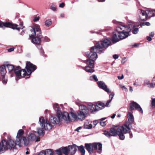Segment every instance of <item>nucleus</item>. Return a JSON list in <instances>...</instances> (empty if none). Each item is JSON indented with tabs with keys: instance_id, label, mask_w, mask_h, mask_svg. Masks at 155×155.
Returning <instances> with one entry per match:
<instances>
[{
	"instance_id": "1",
	"label": "nucleus",
	"mask_w": 155,
	"mask_h": 155,
	"mask_svg": "<svg viewBox=\"0 0 155 155\" xmlns=\"http://www.w3.org/2000/svg\"><path fill=\"white\" fill-rule=\"evenodd\" d=\"M134 27L133 25V27L131 28L130 25L128 26L120 25L117 27L112 33L111 41L113 43H115L127 38L130 35L129 33L132 28Z\"/></svg>"
},
{
	"instance_id": "2",
	"label": "nucleus",
	"mask_w": 155,
	"mask_h": 155,
	"mask_svg": "<svg viewBox=\"0 0 155 155\" xmlns=\"http://www.w3.org/2000/svg\"><path fill=\"white\" fill-rule=\"evenodd\" d=\"M130 125L126 124L120 126L117 129L111 128L110 129V132L107 131V136L109 137L110 136H115L117 135L119 137L121 140H124L125 137L124 134L127 133H130Z\"/></svg>"
},
{
	"instance_id": "3",
	"label": "nucleus",
	"mask_w": 155,
	"mask_h": 155,
	"mask_svg": "<svg viewBox=\"0 0 155 155\" xmlns=\"http://www.w3.org/2000/svg\"><path fill=\"white\" fill-rule=\"evenodd\" d=\"M93 53H91V51L86 52L85 54L88 59L86 61L85 63L87 64V66L83 68V69L86 72L91 73H93L95 71L94 69V61L97 58V57L95 56H94Z\"/></svg>"
},
{
	"instance_id": "4",
	"label": "nucleus",
	"mask_w": 155,
	"mask_h": 155,
	"mask_svg": "<svg viewBox=\"0 0 155 155\" xmlns=\"http://www.w3.org/2000/svg\"><path fill=\"white\" fill-rule=\"evenodd\" d=\"M31 31L32 34L29 36L31 39L32 42L36 44H39L41 42V39L43 38L42 37L41 30L39 25L35 24Z\"/></svg>"
},
{
	"instance_id": "5",
	"label": "nucleus",
	"mask_w": 155,
	"mask_h": 155,
	"mask_svg": "<svg viewBox=\"0 0 155 155\" xmlns=\"http://www.w3.org/2000/svg\"><path fill=\"white\" fill-rule=\"evenodd\" d=\"M107 46V38L104 39L103 40L97 42L94 46L92 47L90 50L91 53H93V54L94 56L97 57V53L101 54L103 53L106 49L105 47Z\"/></svg>"
},
{
	"instance_id": "6",
	"label": "nucleus",
	"mask_w": 155,
	"mask_h": 155,
	"mask_svg": "<svg viewBox=\"0 0 155 155\" xmlns=\"http://www.w3.org/2000/svg\"><path fill=\"white\" fill-rule=\"evenodd\" d=\"M18 144L10 137H8L7 140H3L0 143V152L3 153L8 149H16V145Z\"/></svg>"
},
{
	"instance_id": "7",
	"label": "nucleus",
	"mask_w": 155,
	"mask_h": 155,
	"mask_svg": "<svg viewBox=\"0 0 155 155\" xmlns=\"http://www.w3.org/2000/svg\"><path fill=\"white\" fill-rule=\"evenodd\" d=\"M85 148L90 154L96 152L100 153L102 150V144L100 143L97 142L86 143L85 144Z\"/></svg>"
},
{
	"instance_id": "8",
	"label": "nucleus",
	"mask_w": 155,
	"mask_h": 155,
	"mask_svg": "<svg viewBox=\"0 0 155 155\" xmlns=\"http://www.w3.org/2000/svg\"><path fill=\"white\" fill-rule=\"evenodd\" d=\"M25 68L26 70L25 69H22L23 72L22 77L27 79L30 78L31 73L37 69V67L30 61H27L26 63Z\"/></svg>"
},
{
	"instance_id": "9",
	"label": "nucleus",
	"mask_w": 155,
	"mask_h": 155,
	"mask_svg": "<svg viewBox=\"0 0 155 155\" xmlns=\"http://www.w3.org/2000/svg\"><path fill=\"white\" fill-rule=\"evenodd\" d=\"M39 121L40 123V124L42 127L43 128H39L38 129V134L40 135H44L45 134L44 130L43 129L45 130H50L52 128V126L51 124L48 120H45L44 118L43 117H41L39 120Z\"/></svg>"
},
{
	"instance_id": "10",
	"label": "nucleus",
	"mask_w": 155,
	"mask_h": 155,
	"mask_svg": "<svg viewBox=\"0 0 155 155\" xmlns=\"http://www.w3.org/2000/svg\"><path fill=\"white\" fill-rule=\"evenodd\" d=\"M24 133V131L22 129L19 130L17 133L16 142L19 146H20L21 143H23L26 146H27L29 144V141L27 140L26 137L22 136Z\"/></svg>"
},
{
	"instance_id": "11",
	"label": "nucleus",
	"mask_w": 155,
	"mask_h": 155,
	"mask_svg": "<svg viewBox=\"0 0 155 155\" xmlns=\"http://www.w3.org/2000/svg\"><path fill=\"white\" fill-rule=\"evenodd\" d=\"M23 25V23L20 24V27L17 24H14L12 22H3L0 21V28H4L5 27L12 28L13 29H16L19 31L21 28H22Z\"/></svg>"
},
{
	"instance_id": "12",
	"label": "nucleus",
	"mask_w": 155,
	"mask_h": 155,
	"mask_svg": "<svg viewBox=\"0 0 155 155\" xmlns=\"http://www.w3.org/2000/svg\"><path fill=\"white\" fill-rule=\"evenodd\" d=\"M89 108L90 109V112L92 113L94 111L99 110L104 107L105 106H107V103L105 105L104 103L98 102L96 104H93L92 103L88 104Z\"/></svg>"
},
{
	"instance_id": "13",
	"label": "nucleus",
	"mask_w": 155,
	"mask_h": 155,
	"mask_svg": "<svg viewBox=\"0 0 155 155\" xmlns=\"http://www.w3.org/2000/svg\"><path fill=\"white\" fill-rule=\"evenodd\" d=\"M86 107L84 105L81 106L79 107V110L77 112L78 118L79 119L82 120L85 118L86 114H87L85 108Z\"/></svg>"
},
{
	"instance_id": "14",
	"label": "nucleus",
	"mask_w": 155,
	"mask_h": 155,
	"mask_svg": "<svg viewBox=\"0 0 155 155\" xmlns=\"http://www.w3.org/2000/svg\"><path fill=\"white\" fill-rule=\"evenodd\" d=\"M49 120L50 122L53 124H61L60 115L59 112H58L55 115H51Z\"/></svg>"
},
{
	"instance_id": "15",
	"label": "nucleus",
	"mask_w": 155,
	"mask_h": 155,
	"mask_svg": "<svg viewBox=\"0 0 155 155\" xmlns=\"http://www.w3.org/2000/svg\"><path fill=\"white\" fill-rule=\"evenodd\" d=\"M134 110H137L141 114L143 113L142 109L140 105L137 103L132 101L130 104L129 110L132 111Z\"/></svg>"
},
{
	"instance_id": "16",
	"label": "nucleus",
	"mask_w": 155,
	"mask_h": 155,
	"mask_svg": "<svg viewBox=\"0 0 155 155\" xmlns=\"http://www.w3.org/2000/svg\"><path fill=\"white\" fill-rule=\"evenodd\" d=\"M55 152L58 155H62V153L64 155H68L69 154L68 146L61 147L55 150Z\"/></svg>"
},
{
	"instance_id": "17",
	"label": "nucleus",
	"mask_w": 155,
	"mask_h": 155,
	"mask_svg": "<svg viewBox=\"0 0 155 155\" xmlns=\"http://www.w3.org/2000/svg\"><path fill=\"white\" fill-rule=\"evenodd\" d=\"M140 20L142 21H146L147 19L148 15L146 11L139 9L138 10Z\"/></svg>"
},
{
	"instance_id": "18",
	"label": "nucleus",
	"mask_w": 155,
	"mask_h": 155,
	"mask_svg": "<svg viewBox=\"0 0 155 155\" xmlns=\"http://www.w3.org/2000/svg\"><path fill=\"white\" fill-rule=\"evenodd\" d=\"M60 114L61 122L63 120L67 121L70 122L71 121V119L69 116V114L68 112H64L62 113L61 112Z\"/></svg>"
},
{
	"instance_id": "19",
	"label": "nucleus",
	"mask_w": 155,
	"mask_h": 155,
	"mask_svg": "<svg viewBox=\"0 0 155 155\" xmlns=\"http://www.w3.org/2000/svg\"><path fill=\"white\" fill-rule=\"evenodd\" d=\"M127 118L128 119L129 122H127L124 124H130V129L132 128V126L131 124L133 123L134 122V117L133 115L131 112H128L127 114Z\"/></svg>"
},
{
	"instance_id": "20",
	"label": "nucleus",
	"mask_w": 155,
	"mask_h": 155,
	"mask_svg": "<svg viewBox=\"0 0 155 155\" xmlns=\"http://www.w3.org/2000/svg\"><path fill=\"white\" fill-rule=\"evenodd\" d=\"M27 140L29 141H35V142H37L40 140L39 137H37L36 136L34 133H30L28 136V139Z\"/></svg>"
},
{
	"instance_id": "21",
	"label": "nucleus",
	"mask_w": 155,
	"mask_h": 155,
	"mask_svg": "<svg viewBox=\"0 0 155 155\" xmlns=\"http://www.w3.org/2000/svg\"><path fill=\"white\" fill-rule=\"evenodd\" d=\"M77 146L75 144H73L72 145L68 146L69 154L70 155H73L74 154L77 150Z\"/></svg>"
},
{
	"instance_id": "22",
	"label": "nucleus",
	"mask_w": 155,
	"mask_h": 155,
	"mask_svg": "<svg viewBox=\"0 0 155 155\" xmlns=\"http://www.w3.org/2000/svg\"><path fill=\"white\" fill-rule=\"evenodd\" d=\"M14 72L16 77L18 78L20 77H22V76L21 75V71H22V69L20 66H18L16 67L14 69Z\"/></svg>"
},
{
	"instance_id": "23",
	"label": "nucleus",
	"mask_w": 155,
	"mask_h": 155,
	"mask_svg": "<svg viewBox=\"0 0 155 155\" xmlns=\"http://www.w3.org/2000/svg\"><path fill=\"white\" fill-rule=\"evenodd\" d=\"M97 84L100 88L103 89L105 91L107 92V86L103 81H98L97 82Z\"/></svg>"
},
{
	"instance_id": "24",
	"label": "nucleus",
	"mask_w": 155,
	"mask_h": 155,
	"mask_svg": "<svg viewBox=\"0 0 155 155\" xmlns=\"http://www.w3.org/2000/svg\"><path fill=\"white\" fill-rule=\"evenodd\" d=\"M6 66L5 65H2L0 66V71L1 76L5 75L6 73Z\"/></svg>"
},
{
	"instance_id": "25",
	"label": "nucleus",
	"mask_w": 155,
	"mask_h": 155,
	"mask_svg": "<svg viewBox=\"0 0 155 155\" xmlns=\"http://www.w3.org/2000/svg\"><path fill=\"white\" fill-rule=\"evenodd\" d=\"M147 12L148 16L152 17L155 16V10H150L146 11Z\"/></svg>"
},
{
	"instance_id": "26",
	"label": "nucleus",
	"mask_w": 155,
	"mask_h": 155,
	"mask_svg": "<svg viewBox=\"0 0 155 155\" xmlns=\"http://www.w3.org/2000/svg\"><path fill=\"white\" fill-rule=\"evenodd\" d=\"M78 150L80 151L81 153V155H84L85 153V150L84 146L81 145L80 146H78Z\"/></svg>"
},
{
	"instance_id": "27",
	"label": "nucleus",
	"mask_w": 155,
	"mask_h": 155,
	"mask_svg": "<svg viewBox=\"0 0 155 155\" xmlns=\"http://www.w3.org/2000/svg\"><path fill=\"white\" fill-rule=\"evenodd\" d=\"M114 95V94L113 92H111L109 95V99L107 101V107H109V104L111 101L112 99L113 98Z\"/></svg>"
},
{
	"instance_id": "28",
	"label": "nucleus",
	"mask_w": 155,
	"mask_h": 155,
	"mask_svg": "<svg viewBox=\"0 0 155 155\" xmlns=\"http://www.w3.org/2000/svg\"><path fill=\"white\" fill-rule=\"evenodd\" d=\"M5 66L7 67L8 69V71L9 72H11L14 70L15 67L13 65L11 64H7L5 65Z\"/></svg>"
},
{
	"instance_id": "29",
	"label": "nucleus",
	"mask_w": 155,
	"mask_h": 155,
	"mask_svg": "<svg viewBox=\"0 0 155 155\" xmlns=\"http://www.w3.org/2000/svg\"><path fill=\"white\" fill-rule=\"evenodd\" d=\"M53 107L55 110L57 111L56 113H58V112H59V113H61L60 110V108L59 107V105L57 104H55L53 105Z\"/></svg>"
},
{
	"instance_id": "30",
	"label": "nucleus",
	"mask_w": 155,
	"mask_h": 155,
	"mask_svg": "<svg viewBox=\"0 0 155 155\" xmlns=\"http://www.w3.org/2000/svg\"><path fill=\"white\" fill-rule=\"evenodd\" d=\"M45 155H53L54 152L52 149H48L45 150Z\"/></svg>"
},
{
	"instance_id": "31",
	"label": "nucleus",
	"mask_w": 155,
	"mask_h": 155,
	"mask_svg": "<svg viewBox=\"0 0 155 155\" xmlns=\"http://www.w3.org/2000/svg\"><path fill=\"white\" fill-rule=\"evenodd\" d=\"M52 24V21L51 19H49L46 20L45 22V25L47 27L50 26Z\"/></svg>"
},
{
	"instance_id": "32",
	"label": "nucleus",
	"mask_w": 155,
	"mask_h": 155,
	"mask_svg": "<svg viewBox=\"0 0 155 155\" xmlns=\"http://www.w3.org/2000/svg\"><path fill=\"white\" fill-rule=\"evenodd\" d=\"M90 80L91 81L94 80L96 82H97L98 81V79L96 76L95 74L91 76L90 77Z\"/></svg>"
},
{
	"instance_id": "33",
	"label": "nucleus",
	"mask_w": 155,
	"mask_h": 155,
	"mask_svg": "<svg viewBox=\"0 0 155 155\" xmlns=\"http://www.w3.org/2000/svg\"><path fill=\"white\" fill-rule=\"evenodd\" d=\"M106 119V118H103L101 119V121L100 123V124L102 126V127L106 125V121H103L104 120H105Z\"/></svg>"
},
{
	"instance_id": "34",
	"label": "nucleus",
	"mask_w": 155,
	"mask_h": 155,
	"mask_svg": "<svg viewBox=\"0 0 155 155\" xmlns=\"http://www.w3.org/2000/svg\"><path fill=\"white\" fill-rule=\"evenodd\" d=\"M92 127V125L91 124H85L84 126V128L85 129H91Z\"/></svg>"
},
{
	"instance_id": "35",
	"label": "nucleus",
	"mask_w": 155,
	"mask_h": 155,
	"mask_svg": "<svg viewBox=\"0 0 155 155\" xmlns=\"http://www.w3.org/2000/svg\"><path fill=\"white\" fill-rule=\"evenodd\" d=\"M70 114L71 116L74 119H76L78 117V115H77L75 113L71 112Z\"/></svg>"
},
{
	"instance_id": "36",
	"label": "nucleus",
	"mask_w": 155,
	"mask_h": 155,
	"mask_svg": "<svg viewBox=\"0 0 155 155\" xmlns=\"http://www.w3.org/2000/svg\"><path fill=\"white\" fill-rule=\"evenodd\" d=\"M2 83L4 84H6L7 82V79L5 78V75H2Z\"/></svg>"
},
{
	"instance_id": "37",
	"label": "nucleus",
	"mask_w": 155,
	"mask_h": 155,
	"mask_svg": "<svg viewBox=\"0 0 155 155\" xmlns=\"http://www.w3.org/2000/svg\"><path fill=\"white\" fill-rule=\"evenodd\" d=\"M150 25V24L149 22H146L142 23L140 24V26H141L144 25H147V26H149Z\"/></svg>"
},
{
	"instance_id": "38",
	"label": "nucleus",
	"mask_w": 155,
	"mask_h": 155,
	"mask_svg": "<svg viewBox=\"0 0 155 155\" xmlns=\"http://www.w3.org/2000/svg\"><path fill=\"white\" fill-rule=\"evenodd\" d=\"M151 104L152 107H155V98H152L151 102Z\"/></svg>"
},
{
	"instance_id": "39",
	"label": "nucleus",
	"mask_w": 155,
	"mask_h": 155,
	"mask_svg": "<svg viewBox=\"0 0 155 155\" xmlns=\"http://www.w3.org/2000/svg\"><path fill=\"white\" fill-rule=\"evenodd\" d=\"M139 29L138 28H136L133 29L132 31V33L134 34H137L138 32V31Z\"/></svg>"
},
{
	"instance_id": "40",
	"label": "nucleus",
	"mask_w": 155,
	"mask_h": 155,
	"mask_svg": "<svg viewBox=\"0 0 155 155\" xmlns=\"http://www.w3.org/2000/svg\"><path fill=\"white\" fill-rule=\"evenodd\" d=\"M51 9L53 11H57V8H56L55 5H52L51 6Z\"/></svg>"
},
{
	"instance_id": "41",
	"label": "nucleus",
	"mask_w": 155,
	"mask_h": 155,
	"mask_svg": "<svg viewBox=\"0 0 155 155\" xmlns=\"http://www.w3.org/2000/svg\"><path fill=\"white\" fill-rule=\"evenodd\" d=\"M40 17L39 16L35 17L33 19V21L34 22H36L39 20Z\"/></svg>"
},
{
	"instance_id": "42",
	"label": "nucleus",
	"mask_w": 155,
	"mask_h": 155,
	"mask_svg": "<svg viewBox=\"0 0 155 155\" xmlns=\"http://www.w3.org/2000/svg\"><path fill=\"white\" fill-rule=\"evenodd\" d=\"M45 154L44 150H42L38 155H45Z\"/></svg>"
},
{
	"instance_id": "43",
	"label": "nucleus",
	"mask_w": 155,
	"mask_h": 155,
	"mask_svg": "<svg viewBox=\"0 0 155 155\" xmlns=\"http://www.w3.org/2000/svg\"><path fill=\"white\" fill-rule=\"evenodd\" d=\"M65 3L62 2L59 4V6L60 8H63L65 6Z\"/></svg>"
},
{
	"instance_id": "44",
	"label": "nucleus",
	"mask_w": 155,
	"mask_h": 155,
	"mask_svg": "<svg viewBox=\"0 0 155 155\" xmlns=\"http://www.w3.org/2000/svg\"><path fill=\"white\" fill-rule=\"evenodd\" d=\"M113 57L114 59H117L118 58V56L117 54H114L113 56Z\"/></svg>"
},
{
	"instance_id": "45",
	"label": "nucleus",
	"mask_w": 155,
	"mask_h": 155,
	"mask_svg": "<svg viewBox=\"0 0 155 155\" xmlns=\"http://www.w3.org/2000/svg\"><path fill=\"white\" fill-rule=\"evenodd\" d=\"M124 78V75L123 74H122V76H118L117 78L119 80H121L123 79Z\"/></svg>"
},
{
	"instance_id": "46",
	"label": "nucleus",
	"mask_w": 155,
	"mask_h": 155,
	"mask_svg": "<svg viewBox=\"0 0 155 155\" xmlns=\"http://www.w3.org/2000/svg\"><path fill=\"white\" fill-rule=\"evenodd\" d=\"M14 48H10L8 49V51L9 52H11L12 51H14Z\"/></svg>"
},
{
	"instance_id": "47",
	"label": "nucleus",
	"mask_w": 155,
	"mask_h": 155,
	"mask_svg": "<svg viewBox=\"0 0 155 155\" xmlns=\"http://www.w3.org/2000/svg\"><path fill=\"white\" fill-rule=\"evenodd\" d=\"M150 86L151 87H153L154 86H155V84H153V83H151L150 84Z\"/></svg>"
},
{
	"instance_id": "48",
	"label": "nucleus",
	"mask_w": 155,
	"mask_h": 155,
	"mask_svg": "<svg viewBox=\"0 0 155 155\" xmlns=\"http://www.w3.org/2000/svg\"><path fill=\"white\" fill-rule=\"evenodd\" d=\"M107 47L110 45L111 42H110L109 40L107 38Z\"/></svg>"
},
{
	"instance_id": "49",
	"label": "nucleus",
	"mask_w": 155,
	"mask_h": 155,
	"mask_svg": "<svg viewBox=\"0 0 155 155\" xmlns=\"http://www.w3.org/2000/svg\"><path fill=\"white\" fill-rule=\"evenodd\" d=\"M145 83L147 85L150 84V81L149 80H147L145 81Z\"/></svg>"
},
{
	"instance_id": "50",
	"label": "nucleus",
	"mask_w": 155,
	"mask_h": 155,
	"mask_svg": "<svg viewBox=\"0 0 155 155\" xmlns=\"http://www.w3.org/2000/svg\"><path fill=\"white\" fill-rule=\"evenodd\" d=\"M98 122H99L98 120H95L94 121L93 124L94 125H96L98 123Z\"/></svg>"
},
{
	"instance_id": "51",
	"label": "nucleus",
	"mask_w": 155,
	"mask_h": 155,
	"mask_svg": "<svg viewBox=\"0 0 155 155\" xmlns=\"http://www.w3.org/2000/svg\"><path fill=\"white\" fill-rule=\"evenodd\" d=\"M44 38L46 41H50L49 38H48L47 37H45Z\"/></svg>"
},
{
	"instance_id": "52",
	"label": "nucleus",
	"mask_w": 155,
	"mask_h": 155,
	"mask_svg": "<svg viewBox=\"0 0 155 155\" xmlns=\"http://www.w3.org/2000/svg\"><path fill=\"white\" fill-rule=\"evenodd\" d=\"M147 40L149 41H151V40H152V38H151L150 37V36H147Z\"/></svg>"
},
{
	"instance_id": "53",
	"label": "nucleus",
	"mask_w": 155,
	"mask_h": 155,
	"mask_svg": "<svg viewBox=\"0 0 155 155\" xmlns=\"http://www.w3.org/2000/svg\"><path fill=\"white\" fill-rule=\"evenodd\" d=\"M150 36V37H153L154 36V33L151 32L149 35Z\"/></svg>"
},
{
	"instance_id": "54",
	"label": "nucleus",
	"mask_w": 155,
	"mask_h": 155,
	"mask_svg": "<svg viewBox=\"0 0 155 155\" xmlns=\"http://www.w3.org/2000/svg\"><path fill=\"white\" fill-rule=\"evenodd\" d=\"M81 128V127H78L75 130L76 131H77L78 132L79 131V130H80Z\"/></svg>"
},
{
	"instance_id": "55",
	"label": "nucleus",
	"mask_w": 155,
	"mask_h": 155,
	"mask_svg": "<svg viewBox=\"0 0 155 155\" xmlns=\"http://www.w3.org/2000/svg\"><path fill=\"white\" fill-rule=\"evenodd\" d=\"M115 116H116V114H113V115L111 116V117L113 119L115 117Z\"/></svg>"
},
{
	"instance_id": "56",
	"label": "nucleus",
	"mask_w": 155,
	"mask_h": 155,
	"mask_svg": "<svg viewBox=\"0 0 155 155\" xmlns=\"http://www.w3.org/2000/svg\"><path fill=\"white\" fill-rule=\"evenodd\" d=\"M121 87L123 89L127 90V89L124 86H122Z\"/></svg>"
},
{
	"instance_id": "57",
	"label": "nucleus",
	"mask_w": 155,
	"mask_h": 155,
	"mask_svg": "<svg viewBox=\"0 0 155 155\" xmlns=\"http://www.w3.org/2000/svg\"><path fill=\"white\" fill-rule=\"evenodd\" d=\"M99 2H103L105 1V0H97Z\"/></svg>"
},
{
	"instance_id": "58",
	"label": "nucleus",
	"mask_w": 155,
	"mask_h": 155,
	"mask_svg": "<svg viewBox=\"0 0 155 155\" xmlns=\"http://www.w3.org/2000/svg\"><path fill=\"white\" fill-rule=\"evenodd\" d=\"M64 14H61L60 15V16L61 17L63 18L64 17Z\"/></svg>"
},
{
	"instance_id": "59",
	"label": "nucleus",
	"mask_w": 155,
	"mask_h": 155,
	"mask_svg": "<svg viewBox=\"0 0 155 155\" xmlns=\"http://www.w3.org/2000/svg\"><path fill=\"white\" fill-rule=\"evenodd\" d=\"M133 88L132 87H130V91H133Z\"/></svg>"
},
{
	"instance_id": "60",
	"label": "nucleus",
	"mask_w": 155,
	"mask_h": 155,
	"mask_svg": "<svg viewBox=\"0 0 155 155\" xmlns=\"http://www.w3.org/2000/svg\"><path fill=\"white\" fill-rule=\"evenodd\" d=\"M130 138H132V136H133L132 133L130 134Z\"/></svg>"
},
{
	"instance_id": "61",
	"label": "nucleus",
	"mask_w": 155,
	"mask_h": 155,
	"mask_svg": "<svg viewBox=\"0 0 155 155\" xmlns=\"http://www.w3.org/2000/svg\"><path fill=\"white\" fill-rule=\"evenodd\" d=\"M107 93H110V90L109 89H108L107 88Z\"/></svg>"
},
{
	"instance_id": "62",
	"label": "nucleus",
	"mask_w": 155,
	"mask_h": 155,
	"mask_svg": "<svg viewBox=\"0 0 155 155\" xmlns=\"http://www.w3.org/2000/svg\"><path fill=\"white\" fill-rule=\"evenodd\" d=\"M152 81H155V76L153 78Z\"/></svg>"
},
{
	"instance_id": "63",
	"label": "nucleus",
	"mask_w": 155,
	"mask_h": 155,
	"mask_svg": "<svg viewBox=\"0 0 155 155\" xmlns=\"http://www.w3.org/2000/svg\"><path fill=\"white\" fill-rule=\"evenodd\" d=\"M104 133L105 135H107V131L106 130L104 131Z\"/></svg>"
},
{
	"instance_id": "64",
	"label": "nucleus",
	"mask_w": 155,
	"mask_h": 155,
	"mask_svg": "<svg viewBox=\"0 0 155 155\" xmlns=\"http://www.w3.org/2000/svg\"><path fill=\"white\" fill-rule=\"evenodd\" d=\"M26 154H29V152L28 151H27L26 152Z\"/></svg>"
}]
</instances>
